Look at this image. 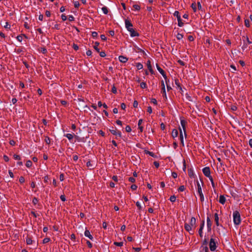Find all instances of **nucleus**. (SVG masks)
<instances>
[{
    "label": "nucleus",
    "instance_id": "nucleus-1",
    "mask_svg": "<svg viewBox=\"0 0 252 252\" xmlns=\"http://www.w3.org/2000/svg\"><path fill=\"white\" fill-rule=\"evenodd\" d=\"M125 25L126 28L130 32L131 36L134 37L139 36V33L132 28V24L131 23L129 20L128 19H126Z\"/></svg>",
    "mask_w": 252,
    "mask_h": 252
},
{
    "label": "nucleus",
    "instance_id": "nucleus-2",
    "mask_svg": "<svg viewBox=\"0 0 252 252\" xmlns=\"http://www.w3.org/2000/svg\"><path fill=\"white\" fill-rule=\"evenodd\" d=\"M233 222L235 225H239L241 222V217L238 211H235L233 213Z\"/></svg>",
    "mask_w": 252,
    "mask_h": 252
},
{
    "label": "nucleus",
    "instance_id": "nucleus-3",
    "mask_svg": "<svg viewBox=\"0 0 252 252\" xmlns=\"http://www.w3.org/2000/svg\"><path fill=\"white\" fill-rule=\"evenodd\" d=\"M210 249L211 251H214L216 249V244L215 240L213 238H211L209 243Z\"/></svg>",
    "mask_w": 252,
    "mask_h": 252
},
{
    "label": "nucleus",
    "instance_id": "nucleus-4",
    "mask_svg": "<svg viewBox=\"0 0 252 252\" xmlns=\"http://www.w3.org/2000/svg\"><path fill=\"white\" fill-rule=\"evenodd\" d=\"M208 242L207 240L205 239L203 241L202 243V245L201 246L200 249H203V251H204V252H208V248L207 247Z\"/></svg>",
    "mask_w": 252,
    "mask_h": 252
},
{
    "label": "nucleus",
    "instance_id": "nucleus-5",
    "mask_svg": "<svg viewBox=\"0 0 252 252\" xmlns=\"http://www.w3.org/2000/svg\"><path fill=\"white\" fill-rule=\"evenodd\" d=\"M203 173L206 177L210 175V169L209 167H205L202 170Z\"/></svg>",
    "mask_w": 252,
    "mask_h": 252
},
{
    "label": "nucleus",
    "instance_id": "nucleus-6",
    "mask_svg": "<svg viewBox=\"0 0 252 252\" xmlns=\"http://www.w3.org/2000/svg\"><path fill=\"white\" fill-rule=\"evenodd\" d=\"M204 225V220L202 221V223L200 225V228L198 230V233L200 237H202V230Z\"/></svg>",
    "mask_w": 252,
    "mask_h": 252
},
{
    "label": "nucleus",
    "instance_id": "nucleus-7",
    "mask_svg": "<svg viewBox=\"0 0 252 252\" xmlns=\"http://www.w3.org/2000/svg\"><path fill=\"white\" fill-rule=\"evenodd\" d=\"M119 59L121 62L123 63H126L128 60V59L126 57H124V56H120L119 57Z\"/></svg>",
    "mask_w": 252,
    "mask_h": 252
},
{
    "label": "nucleus",
    "instance_id": "nucleus-8",
    "mask_svg": "<svg viewBox=\"0 0 252 252\" xmlns=\"http://www.w3.org/2000/svg\"><path fill=\"white\" fill-rule=\"evenodd\" d=\"M84 234L85 236L88 237L90 239L93 240V237L91 234L89 230L86 229L85 231Z\"/></svg>",
    "mask_w": 252,
    "mask_h": 252
},
{
    "label": "nucleus",
    "instance_id": "nucleus-9",
    "mask_svg": "<svg viewBox=\"0 0 252 252\" xmlns=\"http://www.w3.org/2000/svg\"><path fill=\"white\" fill-rule=\"evenodd\" d=\"M207 224L208 231H210L211 230L212 223L209 217H207Z\"/></svg>",
    "mask_w": 252,
    "mask_h": 252
},
{
    "label": "nucleus",
    "instance_id": "nucleus-10",
    "mask_svg": "<svg viewBox=\"0 0 252 252\" xmlns=\"http://www.w3.org/2000/svg\"><path fill=\"white\" fill-rule=\"evenodd\" d=\"M110 132L112 134L115 135H118L119 137H121V133L120 131H117L116 130L110 129Z\"/></svg>",
    "mask_w": 252,
    "mask_h": 252
},
{
    "label": "nucleus",
    "instance_id": "nucleus-11",
    "mask_svg": "<svg viewBox=\"0 0 252 252\" xmlns=\"http://www.w3.org/2000/svg\"><path fill=\"white\" fill-rule=\"evenodd\" d=\"M195 224H196V220L194 217H192L191 218V220L190 221V223L189 224L190 225L191 227H193V226L195 227Z\"/></svg>",
    "mask_w": 252,
    "mask_h": 252
},
{
    "label": "nucleus",
    "instance_id": "nucleus-12",
    "mask_svg": "<svg viewBox=\"0 0 252 252\" xmlns=\"http://www.w3.org/2000/svg\"><path fill=\"white\" fill-rule=\"evenodd\" d=\"M226 199L223 195H220L219 198V202L222 204H224L225 202Z\"/></svg>",
    "mask_w": 252,
    "mask_h": 252
},
{
    "label": "nucleus",
    "instance_id": "nucleus-13",
    "mask_svg": "<svg viewBox=\"0 0 252 252\" xmlns=\"http://www.w3.org/2000/svg\"><path fill=\"white\" fill-rule=\"evenodd\" d=\"M186 123V122H185V121L181 120V125L182 126L183 129L184 130V133H185V135L186 136V127H185Z\"/></svg>",
    "mask_w": 252,
    "mask_h": 252
},
{
    "label": "nucleus",
    "instance_id": "nucleus-14",
    "mask_svg": "<svg viewBox=\"0 0 252 252\" xmlns=\"http://www.w3.org/2000/svg\"><path fill=\"white\" fill-rule=\"evenodd\" d=\"M178 135V130L176 129H174L172 131V136L173 138H175L177 137Z\"/></svg>",
    "mask_w": 252,
    "mask_h": 252
},
{
    "label": "nucleus",
    "instance_id": "nucleus-15",
    "mask_svg": "<svg viewBox=\"0 0 252 252\" xmlns=\"http://www.w3.org/2000/svg\"><path fill=\"white\" fill-rule=\"evenodd\" d=\"M214 217H215V221L216 222V224L217 226H219V219L218 214L217 213L215 214Z\"/></svg>",
    "mask_w": 252,
    "mask_h": 252
},
{
    "label": "nucleus",
    "instance_id": "nucleus-16",
    "mask_svg": "<svg viewBox=\"0 0 252 252\" xmlns=\"http://www.w3.org/2000/svg\"><path fill=\"white\" fill-rule=\"evenodd\" d=\"M180 140H181V143L182 146H184V140H183V133H182L181 129H180Z\"/></svg>",
    "mask_w": 252,
    "mask_h": 252
},
{
    "label": "nucleus",
    "instance_id": "nucleus-17",
    "mask_svg": "<svg viewBox=\"0 0 252 252\" xmlns=\"http://www.w3.org/2000/svg\"><path fill=\"white\" fill-rule=\"evenodd\" d=\"M191 226L190 225H189V224H187V223H185V229L188 231H189L191 230Z\"/></svg>",
    "mask_w": 252,
    "mask_h": 252
},
{
    "label": "nucleus",
    "instance_id": "nucleus-18",
    "mask_svg": "<svg viewBox=\"0 0 252 252\" xmlns=\"http://www.w3.org/2000/svg\"><path fill=\"white\" fill-rule=\"evenodd\" d=\"M197 191H198V193L199 194L202 193V189H201V185H200V184H199V183L198 182H197Z\"/></svg>",
    "mask_w": 252,
    "mask_h": 252
},
{
    "label": "nucleus",
    "instance_id": "nucleus-19",
    "mask_svg": "<svg viewBox=\"0 0 252 252\" xmlns=\"http://www.w3.org/2000/svg\"><path fill=\"white\" fill-rule=\"evenodd\" d=\"M188 174L190 177H192L194 176L193 171L192 169L190 168L188 169Z\"/></svg>",
    "mask_w": 252,
    "mask_h": 252
},
{
    "label": "nucleus",
    "instance_id": "nucleus-20",
    "mask_svg": "<svg viewBox=\"0 0 252 252\" xmlns=\"http://www.w3.org/2000/svg\"><path fill=\"white\" fill-rule=\"evenodd\" d=\"M177 20H178V25L180 27H182L184 25V23L182 22L181 17H180V18L178 17V18L177 19Z\"/></svg>",
    "mask_w": 252,
    "mask_h": 252
},
{
    "label": "nucleus",
    "instance_id": "nucleus-21",
    "mask_svg": "<svg viewBox=\"0 0 252 252\" xmlns=\"http://www.w3.org/2000/svg\"><path fill=\"white\" fill-rule=\"evenodd\" d=\"M156 67L157 69L161 74L163 73L164 70L158 65V63L156 64Z\"/></svg>",
    "mask_w": 252,
    "mask_h": 252
},
{
    "label": "nucleus",
    "instance_id": "nucleus-22",
    "mask_svg": "<svg viewBox=\"0 0 252 252\" xmlns=\"http://www.w3.org/2000/svg\"><path fill=\"white\" fill-rule=\"evenodd\" d=\"M99 45V43L98 42H95V44H94V49L97 51V52L99 53V49L98 48L97 46H98Z\"/></svg>",
    "mask_w": 252,
    "mask_h": 252
},
{
    "label": "nucleus",
    "instance_id": "nucleus-23",
    "mask_svg": "<svg viewBox=\"0 0 252 252\" xmlns=\"http://www.w3.org/2000/svg\"><path fill=\"white\" fill-rule=\"evenodd\" d=\"M24 38H26V36L25 35H23V36H22V35L17 36V40H18L20 42H21Z\"/></svg>",
    "mask_w": 252,
    "mask_h": 252
},
{
    "label": "nucleus",
    "instance_id": "nucleus-24",
    "mask_svg": "<svg viewBox=\"0 0 252 252\" xmlns=\"http://www.w3.org/2000/svg\"><path fill=\"white\" fill-rule=\"evenodd\" d=\"M175 84L177 85V86L178 87V88L180 90H182V87L180 84V83L179 82V80H175Z\"/></svg>",
    "mask_w": 252,
    "mask_h": 252
},
{
    "label": "nucleus",
    "instance_id": "nucleus-25",
    "mask_svg": "<svg viewBox=\"0 0 252 252\" xmlns=\"http://www.w3.org/2000/svg\"><path fill=\"white\" fill-rule=\"evenodd\" d=\"M65 136L69 140H71L73 137V136L72 134H70V133H67L66 134Z\"/></svg>",
    "mask_w": 252,
    "mask_h": 252
},
{
    "label": "nucleus",
    "instance_id": "nucleus-26",
    "mask_svg": "<svg viewBox=\"0 0 252 252\" xmlns=\"http://www.w3.org/2000/svg\"><path fill=\"white\" fill-rule=\"evenodd\" d=\"M102 10L105 14H107L108 12V8L105 6L102 8Z\"/></svg>",
    "mask_w": 252,
    "mask_h": 252
},
{
    "label": "nucleus",
    "instance_id": "nucleus-27",
    "mask_svg": "<svg viewBox=\"0 0 252 252\" xmlns=\"http://www.w3.org/2000/svg\"><path fill=\"white\" fill-rule=\"evenodd\" d=\"M174 16H176L178 19V17H181L179 12L178 11H175L173 13Z\"/></svg>",
    "mask_w": 252,
    "mask_h": 252
},
{
    "label": "nucleus",
    "instance_id": "nucleus-28",
    "mask_svg": "<svg viewBox=\"0 0 252 252\" xmlns=\"http://www.w3.org/2000/svg\"><path fill=\"white\" fill-rule=\"evenodd\" d=\"M145 152L146 154H148L153 157H156V156L153 152H150L149 151H145Z\"/></svg>",
    "mask_w": 252,
    "mask_h": 252
},
{
    "label": "nucleus",
    "instance_id": "nucleus-29",
    "mask_svg": "<svg viewBox=\"0 0 252 252\" xmlns=\"http://www.w3.org/2000/svg\"><path fill=\"white\" fill-rule=\"evenodd\" d=\"M26 165L27 167H30L32 165V162L31 160H28L26 162Z\"/></svg>",
    "mask_w": 252,
    "mask_h": 252
},
{
    "label": "nucleus",
    "instance_id": "nucleus-30",
    "mask_svg": "<svg viewBox=\"0 0 252 252\" xmlns=\"http://www.w3.org/2000/svg\"><path fill=\"white\" fill-rule=\"evenodd\" d=\"M123 242H114V244L117 246L122 247L123 245Z\"/></svg>",
    "mask_w": 252,
    "mask_h": 252
},
{
    "label": "nucleus",
    "instance_id": "nucleus-31",
    "mask_svg": "<svg viewBox=\"0 0 252 252\" xmlns=\"http://www.w3.org/2000/svg\"><path fill=\"white\" fill-rule=\"evenodd\" d=\"M176 197L175 196V195H172L170 197V201H171L172 202H174L176 200Z\"/></svg>",
    "mask_w": 252,
    "mask_h": 252
},
{
    "label": "nucleus",
    "instance_id": "nucleus-32",
    "mask_svg": "<svg viewBox=\"0 0 252 252\" xmlns=\"http://www.w3.org/2000/svg\"><path fill=\"white\" fill-rule=\"evenodd\" d=\"M74 3V7L75 8H78L79 5H80V3L78 1H75L73 2Z\"/></svg>",
    "mask_w": 252,
    "mask_h": 252
},
{
    "label": "nucleus",
    "instance_id": "nucleus-33",
    "mask_svg": "<svg viewBox=\"0 0 252 252\" xmlns=\"http://www.w3.org/2000/svg\"><path fill=\"white\" fill-rule=\"evenodd\" d=\"M32 240L31 239V238H28L27 239H26V243L28 245H30L32 243Z\"/></svg>",
    "mask_w": 252,
    "mask_h": 252
},
{
    "label": "nucleus",
    "instance_id": "nucleus-34",
    "mask_svg": "<svg viewBox=\"0 0 252 252\" xmlns=\"http://www.w3.org/2000/svg\"><path fill=\"white\" fill-rule=\"evenodd\" d=\"M136 67L138 69H141L143 68V65L141 63H137L136 64Z\"/></svg>",
    "mask_w": 252,
    "mask_h": 252
},
{
    "label": "nucleus",
    "instance_id": "nucleus-35",
    "mask_svg": "<svg viewBox=\"0 0 252 252\" xmlns=\"http://www.w3.org/2000/svg\"><path fill=\"white\" fill-rule=\"evenodd\" d=\"M140 87L142 89H145L147 87V85L145 82H142L140 84Z\"/></svg>",
    "mask_w": 252,
    "mask_h": 252
},
{
    "label": "nucleus",
    "instance_id": "nucleus-36",
    "mask_svg": "<svg viewBox=\"0 0 252 252\" xmlns=\"http://www.w3.org/2000/svg\"><path fill=\"white\" fill-rule=\"evenodd\" d=\"M50 240V239L49 238H45L43 240V243L46 244L48 242H49Z\"/></svg>",
    "mask_w": 252,
    "mask_h": 252
},
{
    "label": "nucleus",
    "instance_id": "nucleus-37",
    "mask_svg": "<svg viewBox=\"0 0 252 252\" xmlns=\"http://www.w3.org/2000/svg\"><path fill=\"white\" fill-rule=\"evenodd\" d=\"M191 7L193 9L194 12L196 11V4L195 2L191 4Z\"/></svg>",
    "mask_w": 252,
    "mask_h": 252
},
{
    "label": "nucleus",
    "instance_id": "nucleus-38",
    "mask_svg": "<svg viewBox=\"0 0 252 252\" xmlns=\"http://www.w3.org/2000/svg\"><path fill=\"white\" fill-rule=\"evenodd\" d=\"M126 131L127 132H129L131 131V128L130 126H127L126 127Z\"/></svg>",
    "mask_w": 252,
    "mask_h": 252
},
{
    "label": "nucleus",
    "instance_id": "nucleus-39",
    "mask_svg": "<svg viewBox=\"0 0 252 252\" xmlns=\"http://www.w3.org/2000/svg\"><path fill=\"white\" fill-rule=\"evenodd\" d=\"M245 26L247 27H250V21L249 20L247 19V20H245Z\"/></svg>",
    "mask_w": 252,
    "mask_h": 252
},
{
    "label": "nucleus",
    "instance_id": "nucleus-40",
    "mask_svg": "<svg viewBox=\"0 0 252 252\" xmlns=\"http://www.w3.org/2000/svg\"><path fill=\"white\" fill-rule=\"evenodd\" d=\"M133 8L135 9V10H139L140 9V6L139 5H137V4H134L133 5Z\"/></svg>",
    "mask_w": 252,
    "mask_h": 252
},
{
    "label": "nucleus",
    "instance_id": "nucleus-41",
    "mask_svg": "<svg viewBox=\"0 0 252 252\" xmlns=\"http://www.w3.org/2000/svg\"><path fill=\"white\" fill-rule=\"evenodd\" d=\"M161 93L163 94V95L166 97L165 88H161Z\"/></svg>",
    "mask_w": 252,
    "mask_h": 252
},
{
    "label": "nucleus",
    "instance_id": "nucleus-42",
    "mask_svg": "<svg viewBox=\"0 0 252 252\" xmlns=\"http://www.w3.org/2000/svg\"><path fill=\"white\" fill-rule=\"evenodd\" d=\"M183 37V35L182 34L178 33L177 35V38L179 40L181 39Z\"/></svg>",
    "mask_w": 252,
    "mask_h": 252
},
{
    "label": "nucleus",
    "instance_id": "nucleus-43",
    "mask_svg": "<svg viewBox=\"0 0 252 252\" xmlns=\"http://www.w3.org/2000/svg\"><path fill=\"white\" fill-rule=\"evenodd\" d=\"M25 182V178L23 176H21L19 178V182L20 183H23Z\"/></svg>",
    "mask_w": 252,
    "mask_h": 252
},
{
    "label": "nucleus",
    "instance_id": "nucleus-44",
    "mask_svg": "<svg viewBox=\"0 0 252 252\" xmlns=\"http://www.w3.org/2000/svg\"><path fill=\"white\" fill-rule=\"evenodd\" d=\"M99 55L101 57H104L106 56V54L105 53V52H103V51H102V52H100L99 51Z\"/></svg>",
    "mask_w": 252,
    "mask_h": 252
},
{
    "label": "nucleus",
    "instance_id": "nucleus-45",
    "mask_svg": "<svg viewBox=\"0 0 252 252\" xmlns=\"http://www.w3.org/2000/svg\"><path fill=\"white\" fill-rule=\"evenodd\" d=\"M185 188L184 187V186H181L179 188V191H183L184 190H185Z\"/></svg>",
    "mask_w": 252,
    "mask_h": 252
},
{
    "label": "nucleus",
    "instance_id": "nucleus-46",
    "mask_svg": "<svg viewBox=\"0 0 252 252\" xmlns=\"http://www.w3.org/2000/svg\"><path fill=\"white\" fill-rule=\"evenodd\" d=\"M128 181L131 183H134L135 182V179L133 177H129L128 178Z\"/></svg>",
    "mask_w": 252,
    "mask_h": 252
},
{
    "label": "nucleus",
    "instance_id": "nucleus-47",
    "mask_svg": "<svg viewBox=\"0 0 252 252\" xmlns=\"http://www.w3.org/2000/svg\"><path fill=\"white\" fill-rule=\"evenodd\" d=\"M112 92L114 94H116L117 93V89H116V88L114 86H113L112 88Z\"/></svg>",
    "mask_w": 252,
    "mask_h": 252
},
{
    "label": "nucleus",
    "instance_id": "nucleus-48",
    "mask_svg": "<svg viewBox=\"0 0 252 252\" xmlns=\"http://www.w3.org/2000/svg\"><path fill=\"white\" fill-rule=\"evenodd\" d=\"M200 198V200L202 202L204 201V198L203 193L199 194Z\"/></svg>",
    "mask_w": 252,
    "mask_h": 252
},
{
    "label": "nucleus",
    "instance_id": "nucleus-49",
    "mask_svg": "<svg viewBox=\"0 0 252 252\" xmlns=\"http://www.w3.org/2000/svg\"><path fill=\"white\" fill-rule=\"evenodd\" d=\"M147 67L148 68H151L152 67V65H151V62L150 60H148L147 62Z\"/></svg>",
    "mask_w": 252,
    "mask_h": 252
},
{
    "label": "nucleus",
    "instance_id": "nucleus-50",
    "mask_svg": "<svg viewBox=\"0 0 252 252\" xmlns=\"http://www.w3.org/2000/svg\"><path fill=\"white\" fill-rule=\"evenodd\" d=\"M92 35L93 37H96L97 36V33L96 32H92Z\"/></svg>",
    "mask_w": 252,
    "mask_h": 252
},
{
    "label": "nucleus",
    "instance_id": "nucleus-51",
    "mask_svg": "<svg viewBox=\"0 0 252 252\" xmlns=\"http://www.w3.org/2000/svg\"><path fill=\"white\" fill-rule=\"evenodd\" d=\"M137 188V186H136V185L133 184V185H132L131 186V189L132 190H135V189H136Z\"/></svg>",
    "mask_w": 252,
    "mask_h": 252
},
{
    "label": "nucleus",
    "instance_id": "nucleus-52",
    "mask_svg": "<svg viewBox=\"0 0 252 252\" xmlns=\"http://www.w3.org/2000/svg\"><path fill=\"white\" fill-rule=\"evenodd\" d=\"M68 20L70 21H73L74 20V18L72 15H69L68 17Z\"/></svg>",
    "mask_w": 252,
    "mask_h": 252
},
{
    "label": "nucleus",
    "instance_id": "nucleus-53",
    "mask_svg": "<svg viewBox=\"0 0 252 252\" xmlns=\"http://www.w3.org/2000/svg\"><path fill=\"white\" fill-rule=\"evenodd\" d=\"M237 107L235 105H231V109L232 111H236L237 110Z\"/></svg>",
    "mask_w": 252,
    "mask_h": 252
},
{
    "label": "nucleus",
    "instance_id": "nucleus-54",
    "mask_svg": "<svg viewBox=\"0 0 252 252\" xmlns=\"http://www.w3.org/2000/svg\"><path fill=\"white\" fill-rule=\"evenodd\" d=\"M151 102L154 103V104H157V101L155 98H152L151 99Z\"/></svg>",
    "mask_w": 252,
    "mask_h": 252
},
{
    "label": "nucleus",
    "instance_id": "nucleus-55",
    "mask_svg": "<svg viewBox=\"0 0 252 252\" xmlns=\"http://www.w3.org/2000/svg\"><path fill=\"white\" fill-rule=\"evenodd\" d=\"M38 202V199L34 197L33 198V200H32V203L34 204H36Z\"/></svg>",
    "mask_w": 252,
    "mask_h": 252
},
{
    "label": "nucleus",
    "instance_id": "nucleus-56",
    "mask_svg": "<svg viewBox=\"0 0 252 252\" xmlns=\"http://www.w3.org/2000/svg\"><path fill=\"white\" fill-rule=\"evenodd\" d=\"M72 47H73V49L76 51L79 48L77 45H76L75 44H73Z\"/></svg>",
    "mask_w": 252,
    "mask_h": 252
},
{
    "label": "nucleus",
    "instance_id": "nucleus-57",
    "mask_svg": "<svg viewBox=\"0 0 252 252\" xmlns=\"http://www.w3.org/2000/svg\"><path fill=\"white\" fill-rule=\"evenodd\" d=\"M60 198L63 201H65L66 199H65V197L64 195H61L60 196Z\"/></svg>",
    "mask_w": 252,
    "mask_h": 252
},
{
    "label": "nucleus",
    "instance_id": "nucleus-58",
    "mask_svg": "<svg viewBox=\"0 0 252 252\" xmlns=\"http://www.w3.org/2000/svg\"><path fill=\"white\" fill-rule=\"evenodd\" d=\"M147 112H149V113H152V107L151 106H149L148 107Z\"/></svg>",
    "mask_w": 252,
    "mask_h": 252
},
{
    "label": "nucleus",
    "instance_id": "nucleus-59",
    "mask_svg": "<svg viewBox=\"0 0 252 252\" xmlns=\"http://www.w3.org/2000/svg\"><path fill=\"white\" fill-rule=\"evenodd\" d=\"M121 107L122 109L125 110L126 107V105L124 103H122L121 105Z\"/></svg>",
    "mask_w": 252,
    "mask_h": 252
},
{
    "label": "nucleus",
    "instance_id": "nucleus-60",
    "mask_svg": "<svg viewBox=\"0 0 252 252\" xmlns=\"http://www.w3.org/2000/svg\"><path fill=\"white\" fill-rule=\"evenodd\" d=\"M154 164L157 168H158L159 166V164L158 161H154Z\"/></svg>",
    "mask_w": 252,
    "mask_h": 252
},
{
    "label": "nucleus",
    "instance_id": "nucleus-61",
    "mask_svg": "<svg viewBox=\"0 0 252 252\" xmlns=\"http://www.w3.org/2000/svg\"><path fill=\"white\" fill-rule=\"evenodd\" d=\"M172 176L174 178H176L177 177V174L176 172H173L172 173Z\"/></svg>",
    "mask_w": 252,
    "mask_h": 252
},
{
    "label": "nucleus",
    "instance_id": "nucleus-62",
    "mask_svg": "<svg viewBox=\"0 0 252 252\" xmlns=\"http://www.w3.org/2000/svg\"><path fill=\"white\" fill-rule=\"evenodd\" d=\"M138 106V102L136 100H134L133 102V107L134 108L137 107Z\"/></svg>",
    "mask_w": 252,
    "mask_h": 252
},
{
    "label": "nucleus",
    "instance_id": "nucleus-63",
    "mask_svg": "<svg viewBox=\"0 0 252 252\" xmlns=\"http://www.w3.org/2000/svg\"><path fill=\"white\" fill-rule=\"evenodd\" d=\"M188 39L190 41H192L194 40V38L192 35H189L188 37Z\"/></svg>",
    "mask_w": 252,
    "mask_h": 252
},
{
    "label": "nucleus",
    "instance_id": "nucleus-64",
    "mask_svg": "<svg viewBox=\"0 0 252 252\" xmlns=\"http://www.w3.org/2000/svg\"><path fill=\"white\" fill-rule=\"evenodd\" d=\"M46 143L49 144L50 143V140L49 137H46L45 139Z\"/></svg>",
    "mask_w": 252,
    "mask_h": 252
}]
</instances>
